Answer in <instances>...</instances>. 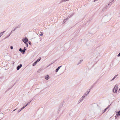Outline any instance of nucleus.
Segmentation results:
<instances>
[{
  "mask_svg": "<svg viewBox=\"0 0 120 120\" xmlns=\"http://www.w3.org/2000/svg\"><path fill=\"white\" fill-rule=\"evenodd\" d=\"M118 90V86L116 85L115 86L113 90V92L115 93H116Z\"/></svg>",
  "mask_w": 120,
  "mask_h": 120,
  "instance_id": "1",
  "label": "nucleus"
},
{
  "mask_svg": "<svg viewBox=\"0 0 120 120\" xmlns=\"http://www.w3.org/2000/svg\"><path fill=\"white\" fill-rule=\"evenodd\" d=\"M22 64H20L19 65H18L16 69L17 70H19L22 67Z\"/></svg>",
  "mask_w": 120,
  "mask_h": 120,
  "instance_id": "2",
  "label": "nucleus"
},
{
  "mask_svg": "<svg viewBox=\"0 0 120 120\" xmlns=\"http://www.w3.org/2000/svg\"><path fill=\"white\" fill-rule=\"evenodd\" d=\"M22 41L24 42L25 41H28V40L27 38H23V39H22Z\"/></svg>",
  "mask_w": 120,
  "mask_h": 120,
  "instance_id": "3",
  "label": "nucleus"
},
{
  "mask_svg": "<svg viewBox=\"0 0 120 120\" xmlns=\"http://www.w3.org/2000/svg\"><path fill=\"white\" fill-rule=\"evenodd\" d=\"M109 7V6H107L106 7L104 8L102 11H105L106 9L107 8H108Z\"/></svg>",
  "mask_w": 120,
  "mask_h": 120,
  "instance_id": "4",
  "label": "nucleus"
},
{
  "mask_svg": "<svg viewBox=\"0 0 120 120\" xmlns=\"http://www.w3.org/2000/svg\"><path fill=\"white\" fill-rule=\"evenodd\" d=\"M83 100V98H81L78 101V104H79L80 102H81Z\"/></svg>",
  "mask_w": 120,
  "mask_h": 120,
  "instance_id": "5",
  "label": "nucleus"
},
{
  "mask_svg": "<svg viewBox=\"0 0 120 120\" xmlns=\"http://www.w3.org/2000/svg\"><path fill=\"white\" fill-rule=\"evenodd\" d=\"M90 89H88L87 91L85 93L87 95L90 92Z\"/></svg>",
  "mask_w": 120,
  "mask_h": 120,
  "instance_id": "6",
  "label": "nucleus"
},
{
  "mask_svg": "<svg viewBox=\"0 0 120 120\" xmlns=\"http://www.w3.org/2000/svg\"><path fill=\"white\" fill-rule=\"evenodd\" d=\"M49 78V77L48 75H47L45 79L46 80H48Z\"/></svg>",
  "mask_w": 120,
  "mask_h": 120,
  "instance_id": "7",
  "label": "nucleus"
},
{
  "mask_svg": "<svg viewBox=\"0 0 120 120\" xmlns=\"http://www.w3.org/2000/svg\"><path fill=\"white\" fill-rule=\"evenodd\" d=\"M110 105L107 108H106L103 111V113H104L106 111V110L108 109L109 107V106H110Z\"/></svg>",
  "mask_w": 120,
  "mask_h": 120,
  "instance_id": "8",
  "label": "nucleus"
},
{
  "mask_svg": "<svg viewBox=\"0 0 120 120\" xmlns=\"http://www.w3.org/2000/svg\"><path fill=\"white\" fill-rule=\"evenodd\" d=\"M37 63L38 62L37 61H35V62L33 64H32L33 66H35Z\"/></svg>",
  "mask_w": 120,
  "mask_h": 120,
  "instance_id": "9",
  "label": "nucleus"
},
{
  "mask_svg": "<svg viewBox=\"0 0 120 120\" xmlns=\"http://www.w3.org/2000/svg\"><path fill=\"white\" fill-rule=\"evenodd\" d=\"M41 59V57H39L36 61L37 62H39Z\"/></svg>",
  "mask_w": 120,
  "mask_h": 120,
  "instance_id": "10",
  "label": "nucleus"
},
{
  "mask_svg": "<svg viewBox=\"0 0 120 120\" xmlns=\"http://www.w3.org/2000/svg\"><path fill=\"white\" fill-rule=\"evenodd\" d=\"M118 76V75H116L111 80V81H112L113 80L115 79L116 78V77H117Z\"/></svg>",
  "mask_w": 120,
  "mask_h": 120,
  "instance_id": "11",
  "label": "nucleus"
},
{
  "mask_svg": "<svg viewBox=\"0 0 120 120\" xmlns=\"http://www.w3.org/2000/svg\"><path fill=\"white\" fill-rule=\"evenodd\" d=\"M21 53L23 54H24L25 53V51L24 50H22V51H21Z\"/></svg>",
  "mask_w": 120,
  "mask_h": 120,
  "instance_id": "12",
  "label": "nucleus"
},
{
  "mask_svg": "<svg viewBox=\"0 0 120 120\" xmlns=\"http://www.w3.org/2000/svg\"><path fill=\"white\" fill-rule=\"evenodd\" d=\"M66 1H67V0H61L60 2V3L63 2H64Z\"/></svg>",
  "mask_w": 120,
  "mask_h": 120,
  "instance_id": "13",
  "label": "nucleus"
},
{
  "mask_svg": "<svg viewBox=\"0 0 120 120\" xmlns=\"http://www.w3.org/2000/svg\"><path fill=\"white\" fill-rule=\"evenodd\" d=\"M117 113L116 114L118 115V116H120V110L119 111L117 112Z\"/></svg>",
  "mask_w": 120,
  "mask_h": 120,
  "instance_id": "14",
  "label": "nucleus"
},
{
  "mask_svg": "<svg viewBox=\"0 0 120 120\" xmlns=\"http://www.w3.org/2000/svg\"><path fill=\"white\" fill-rule=\"evenodd\" d=\"M60 69V67L59 68L58 67V68H57L56 70V72H57Z\"/></svg>",
  "mask_w": 120,
  "mask_h": 120,
  "instance_id": "15",
  "label": "nucleus"
},
{
  "mask_svg": "<svg viewBox=\"0 0 120 120\" xmlns=\"http://www.w3.org/2000/svg\"><path fill=\"white\" fill-rule=\"evenodd\" d=\"M113 2V0H112L111 2H110V3L108 4V6H109V5H111L112 4V3Z\"/></svg>",
  "mask_w": 120,
  "mask_h": 120,
  "instance_id": "16",
  "label": "nucleus"
},
{
  "mask_svg": "<svg viewBox=\"0 0 120 120\" xmlns=\"http://www.w3.org/2000/svg\"><path fill=\"white\" fill-rule=\"evenodd\" d=\"M11 34H9V35H8L7 37H5L4 39H6V38H8V37H9L10 36V35H11Z\"/></svg>",
  "mask_w": 120,
  "mask_h": 120,
  "instance_id": "17",
  "label": "nucleus"
},
{
  "mask_svg": "<svg viewBox=\"0 0 120 120\" xmlns=\"http://www.w3.org/2000/svg\"><path fill=\"white\" fill-rule=\"evenodd\" d=\"M68 19H64V20H63V22H64V23H65V22Z\"/></svg>",
  "mask_w": 120,
  "mask_h": 120,
  "instance_id": "18",
  "label": "nucleus"
},
{
  "mask_svg": "<svg viewBox=\"0 0 120 120\" xmlns=\"http://www.w3.org/2000/svg\"><path fill=\"white\" fill-rule=\"evenodd\" d=\"M82 60H80L79 61V63H78L77 65H79L82 62Z\"/></svg>",
  "mask_w": 120,
  "mask_h": 120,
  "instance_id": "19",
  "label": "nucleus"
},
{
  "mask_svg": "<svg viewBox=\"0 0 120 120\" xmlns=\"http://www.w3.org/2000/svg\"><path fill=\"white\" fill-rule=\"evenodd\" d=\"M5 32V31H4L2 32H1V33H0V34H1V35L2 36L3 35L4 33Z\"/></svg>",
  "mask_w": 120,
  "mask_h": 120,
  "instance_id": "20",
  "label": "nucleus"
},
{
  "mask_svg": "<svg viewBox=\"0 0 120 120\" xmlns=\"http://www.w3.org/2000/svg\"><path fill=\"white\" fill-rule=\"evenodd\" d=\"M14 31V30H12L11 31V32L10 33V34H12Z\"/></svg>",
  "mask_w": 120,
  "mask_h": 120,
  "instance_id": "21",
  "label": "nucleus"
},
{
  "mask_svg": "<svg viewBox=\"0 0 120 120\" xmlns=\"http://www.w3.org/2000/svg\"><path fill=\"white\" fill-rule=\"evenodd\" d=\"M43 33L42 32H41L40 34V35L41 36H42L43 35Z\"/></svg>",
  "mask_w": 120,
  "mask_h": 120,
  "instance_id": "22",
  "label": "nucleus"
},
{
  "mask_svg": "<svg viewBox=\"0 0 120 120\" xmlns=\"http://www.w3.org/2000/svg\"><path fill=\"white\" fill-rule=\"evenodd\" d=\"M31 101H32V100L30 101V102H28V103H27V104L26 105H27H27H28L30 103V102Z\"/></svg>",
  "mask_w": 120,
  "mask_h": 120,
  "instance_id": "23",
  "label": "nucleus"
},
{
  "mask_svg": "<svg viewBox=\"0 0 120 120\" xmlns=\"http://www.w3.org/2000/svg\"><path fill=\"white\" fill-rule=\"evenodd\" d=\"M28 43L30 45H31V42L30 41H29L28 42Z\"/></svg>",
  "mask_w": 120,
  "mask_h": 120,
  "instance_id": "24",
  "label": "nucleus"
},
{
  "mask_svg": "<svg viewBox=\"0 0 120 120\" xmlns=\"http://www.w3.org/2000/svg\"><path fill=\"white\" fill-rule=\"evenodd\" d=\"M19 51L20 52H21L22 51V50L21 48H20L19 49Z\"/></svg>",
  "mask_w": 120,
  "mask_h": 120,
  "instance_id": "25",
  "label": "nucleus"
},
{
  "mask_svg": "<svg viewBox=\"0 0 120 120\" xmlns=\"http://www.w3.org/2000/svg\"><path fill=\"white\" fill-rule=\"evenodd\" d=\"M28 41H24V43L26 44H27V42H28Z\"/></svg>",
  "mask_w": 120,
  "mask_h": 120,
  "instance_id": "26",
  "label": "nucleus"
},
{
  "mask_svg": "<svg viewBox=\"0 0 120 120\" xmlns=\"http://www.w3.org/2000/svg\"><path fill=\"white\" fill-rule=\"evenodd\" d=\"M22 110H21V109H20L18 111V113H19V112H20Z\"/></svg>",
  "mask_w": 120,
  "mask_h": 120,
  "instance_id": "27",
  "label": "nucleus"
},
{
  "mask_svg": "<svg viewBox=\"0 0 120 120\" xmlns=\"http://www.w3.org/2000/svg\"><path fill=\"white\" fill-rule=\"evenodd\" d=\"M10 48L11 49H13V47L12 46H10Z\"/></svg>",
  "mask_w": 120,
  "mask_h": 120,
  "instance_id": "28",
  "label": "nucleus"
},
{
  "mask_svg": "<svg viewBox=\"0 0 120 120\" xmlns=\"http://www.w3.org/2000/svg\"><path fill=\"white\" fill-rule=\"evenodd\" d=\"M117 56L118 57H119L120 56V52H119V54Z\"/></svg>",
  "mask_w": 120,
  "mask_h": 120,
  "instance_id": "29",
  "label": "nucleus"
},
{
  "mask_svg": "<svg viewBox=\"0 0 120 120\" xmlns=\"http://www.w3.org/2000/svg\"><path fill=\"white\" fill-rule=\"evenodd\" d=\"M26 50V47H24V50Z\"/></svg>",
  "mask_w": 120,
  "mask_h": 120,
  "instance_id": "30",
  "label": "nucleus"
},
{
  "mask_svg": "<svg viewBox=\"0 0 120 120\" xmlns=\"http://www.w3.org/2000/svg\"><path fill=\"white\" fill-rule=\"evenodd\" d=\"M85 97V96H84L83 95V96H82V98H84Z\"/></svg>",
  "mask_w": 120,
  "mask_h": 120,
  "instance_id": "31",
  "label": "nucleus"
},
{
  "mask_svg": "<svg viewBox=\"0 0 120 120\" xmlns=\"http://www.w3.org/2000/svg\"><path fill=\"white\" fill-rule=\"evenodd\" d=\"M84 96H85V97L87 95L85 93L83 95Z\"/></svg>",
  "mask_w": 120,
  "mask_h": 120,
  "instance_id": "32",
  "label": "nucleus"
},
{
  "mask_svg": "<svg viewBox=\"0 0 120 120\" xmlns=\"http://www.w3.org/2000/svg\"><path fill=\"white\" fill-rule=\"evenodd\" d=\"M27 106V105H24V106H23V107L24 108H25L26 106Z\"/></svg>",
  "mask_w": 120,
  "mask_h": 120,
  "instance_id": "33",
  "label": "nucleus"
},
{
  "mask_svg": "<svg viewBox=\"0 0 120 120\" xmlns=\"http://www.w3.org/2000/svg\"><path fill=\"white\" fill-rule=\"evenodd\" d=\"M24 108H23V107H22V108H21V109H21V110H22L23 109H24Z\"/></svg>",
  "mask_w": 120,
  "mask_h": 120,
  "instance_id": "34",
  "label": "nucleus"
},
{
  "mask_svg": "<svg viewBox=\"0 0 120 120\" xmlns=\"http://www.w3.org/2000/svg\"><path fill=\"white\" fill-rule=\"evenodd\" d=\"M24 108H23V107H22V108H21V109H21V110H22L23 109H24Z\"/></svg>",
  "mask_w": 120,
  "mask_h": 120,
  "instance_id": "35",
  "label": "nucleus"
},
{
  "mask_svg": "<svg viewBox=\"0 0 120 120\" xmlns=\"http://www.w3.org/2000/svg\"><path fill=\"white\" fill-rule=\"evenodd\" d=\"M17 27H16L14 30H14V31L17 28Z\"/></svg>",
  "mask_w": 120,
  "mask_h": 120,
  "instance_id": "36",
  "label": "nucleus"
},
{
  "mask_svg": "<svg viewBox=\"0 0 120 120\" xmlns=\"http://www.w3.org/2000/svg\"><path fill=\"white\" fill-rule=\"evenodd\" d=\"M17 27H16L14 30H14V31L17 28Z\"/></svg>",
  "mask_w": 120,
  "mask_h": 120,
  "instance_id": "37",
  "label": "nucleus"
},
{
  "mask_svg": "<svg viewBox=\"0 0 120 120\" xmlns=\"http://www.w3.org/2000/svg\"><path fill=\"white\" fill-rule=\"evenodd\" d=\"M26 47H27L28 46V43L27 44H26Z\"/></svg>",
  "mask_w": 120,
  "mask_h": 120,
  "instance_id": "38",
  "label": "nucleus"
},
{
  "mask_svg": "<svg viewBox=\"0 0 120 120\" xmlns=\"http://www.w3.org/2000/svg\"><path fill=\"white\" fill-rule=\"evenodd\" d=\"M70 16H68V18H67V19H68L69 18H70Z\"/></svg>",
  "mask_w": 120,
  "mask_h": 120,
  "instance_id": "39",
  "label": "nucleus"
},
{
  "mask_svg": "<svg viewBox=\"0 0 120 120\" xmlns=\"http://www.w3.org/2000/svg\"><path fill=\"white\" fill-rule=\"evenodd\" d=\"M14 85H13V86H12V87H10V88H9V89H11L12 87Z\"/></svg>",
  "mask_w": 120,
  "mask_h": 120,
  "instance_id": "40",
  "label": "nucleus"
},
{
  "mask_svg": "<svg viewBox=\"0 0 120 120\" xmlns=\"http://www.w3.org/2000/svg\"><path fill=\"white\" fill-rule=\"evenodd\" d=\"M118 92H120V88L119 89V90Z\"/></svg>",
  "mask_w": 120,
  "mask_h": 120,
  "instance_id": "41",
  "label": "nucleus"
},
{
  "mask_svg": "<svg viewBox=\"0 0 120 120\" xmlns=\"http://www.w3.org/2000/svg\"><path fill=\"white\" fill-rule=\"evenodd\" d=\"M62 67V66L61 65V66H60L58 67L59 68L60 67V68L61 67Z\"/></svg>",
  "mask_w": 120,
  "mask_h": 120,
  "instance_id": "42",
  "label": "nucleus"
},
{
  "mask_svg": "<svg viewBox=\"0 0 120 120\" xmlns=\"http://www.w3.org/2000/svg\"><path fill=\"white\" fill-rule=\"evenodd\" d=\"M54 62H53L52 63H51V64H49V65H51V64H53V63H54Z\"/></svg>",
  "mask_w": 120,
  "mask_h": 120,
  "instance_id": "43",
  "label": "nucleus"
},
{
  "mask_svg": "<svg viewBox=\"0 0 120 120\" xmlns=\"http://www.w3.org/2000/svg\"><path fill=\"white\" fill-rule=\"evenodd\" d=\"M16 109H14V110H13V111H15V110H16Z\"/></svg>",
  "mask_w": 120,
  "mask_h": 120,
  "instance_id": "44",
  "label": "nucleus"
},
{
  "mask_svg": "<svg viewBox=\"0 0 120 120\" xmlns=\"http://www.w3.org/2000/svg\"><path fill=\"white\" fill-rule=\"evenodd\" d=\"M94 0V2H95L96 1H97V0Z\"/></svg>",
  "mask_w": 120,
  "mask_h": 120,
  "instance_id": "45",
  "label": "nucleus"
},
{
  "mask_svg": "<svg viewBox=\"0 0 120 120\" xmlns=\"http://www.w3.org/2000/svg\"><path fill=\"white\" fill-rule=\"evenodd\" d=\"M1 34H0V38L1 37Z\"/></svg>",
  "mask_w": 120,
  "mask_h": 120,
  "instance_id": "46",
  "label": "nucleus"
},
{
  "mask_svg": "<svg viewBox=\"0 0 120 120\" xmlns=\"http://www.w3.org/2000/svg\"><path fill=\"white\" fill-rule=\"evenodd\" d=\"M115 0H113V1H115Z\"/></svg>",
  "mask_w": 120,
  "mask_h": 120,
  "instance_id": "47",
  "label": "nucleus"
},
{
  "mask_svg": "<svg viewBox=\"0 0 120 120\" xmlns=\"http://www.w3.org/2000/svg\"><path fill=\"white\" fill-rule=\"evenodd\" d=\"M117 116H115L116 118L117 117Z\"/></svg>",
  "mask_w": 120,
  "mask_h": 120,
  "instance_id": "48",
  "label": "nucleus"
},
{
  "mask_svg": "<svg viewBox=\"0 0 120 120\" xmlns=\"http://www.w3.org/2000/svg\"><path fill=\"white\" fill-rule=\"evenodd\" d=\"M39 72V71H38V72Z\"/></svg>",
  "mask_w": 120,
  "mask_h": 120,
  "instance_id": "49",
  "label": "nucleus"
},
{
  "mask_svg": "<svg viewBox=\"0 0 120 120\" xmlns=\"http://www.w3.org/2000/svg\"><path fill=\"white\" fill-rule=\"evenodd\" d=\"M67 0V1H68V0Z\"/></svg>",
  "mask_w": 120,
  "mask_h": 120,
  "instance_id": "50",
  "label": "nucleus"
},
{
  "mask_svg": "<svg viewBox=\"0 0 120 120\" xmlns=\"http://www.w3.org/2000/svg\"><path fill=\"white\" fill-rule=\"evenodd\" d=\"M15 84H14V85L15 84Z\"/></svg>",
  "mask_w": 120,
  "mask_h": 120,
  "instance_id": "51",
  "label": "nucleus"
}]
</instances>
